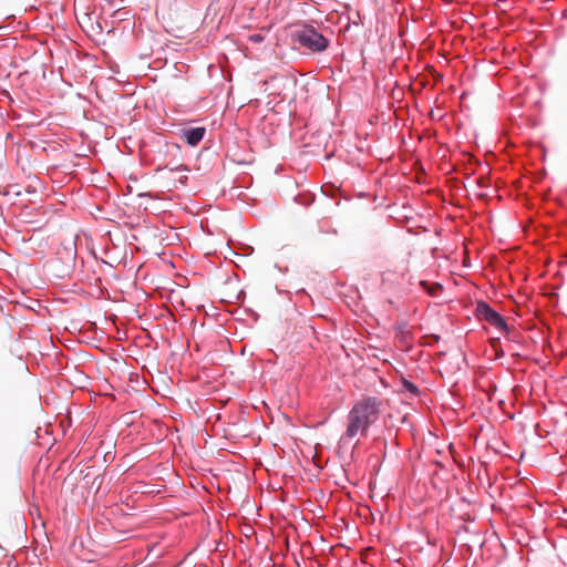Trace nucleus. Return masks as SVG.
<instances>
[{
    "mask_svg": "<svg viewBox=\"0 0 567 567\" xmlns=\"http://www.w3.org/2000/svg\"><path fill=\"white\" fill-rule=\"evenodd\" d=\"M382 402L375 396H363L350 409L347 427L340 436L339 444L346 446L358 436H365L371 425L380 416Z\"/></svg>",
    "mask_w": 567,
    "mask_h": 567,
    "instance_id": "obj_1",
    "label": "nucleus"
},
{
    "mask_svg": "<svg viewBox=\"0 0 567 567\" xmlns=\"http://www.w3.org/2000/svg\"><path fill=\"white\" fill-rule=\"evenodd\" d=\"M292 35L296 42L312 52H322L329 44V41L320 32L308 24L297 29Z\"/></svg>",
    "mask_w": 567,
    "mask_h": 567,
    "instance_id": "obj_2",
    "label": "nucleus"
},
{
    "mask_svg": "<svg viewBox=\"0 0 567 567\" xmlns=\"http://www.w3.org/2000/svg\"><path fill=\"white\" fill-rule=\"evenodd\" d=\"M476 313L481 320L487 321L501 333H505L508 331V326L504 318L497 311H495L487 302H478L476 307Z\"/></svg>",
    "mask_w": 567,
    "mask_h": 567,
    "instance_id": "obj_3",
    "label": "nucleus"
},
{
    "mask_svg": "<svg viewBox=\"0 0 567 567\" xmlns=\"http://www.w3.org/2000/svg\"><path fill=\"white\" fill-rule=\"evenodd\" d=\"M205 132L204 127H192L183 130L182 137L188 145L196 146L203 140Z\"/></svg>",
    "mask_w": 567,
    "mask_h": 567,
    "instance_id": "obj_4",
    "label": "nucleus"
},
{
    "mask_svg": "<svg viewBox=\"0 0 567 567\" xmlns=\"http://www.w3.org/2000/svg\"><path fill=\"white\" fill-rule=\"evenodd\" d=\"M401 390H402V392L409 393V394H411V393L416 394L417 393V388L413 383L408 381V380H403L402 381V389Z\"/></svg>",
    "mask_w": 567,
    "mask_h": 567,
    "instance_id": "obj_5",
    "label": "nucleus"
},
{
    "mask_svg": "<svg viewBox=\"0 0 567 567\" xmlns=\"http://www.w3.org/2000/svg\"><path fill=\"white\" fill-rule=\"evenodd\" d=\"M422 287L429 292L431 296H436L437 291L442 289L440 285H429L424 281L421 282Z\"/></svg>",
    "mask_w": 567,
    "mask_h": 567,
    "instance_id": "obj_6",
    "label": "nucleus"
},
{
    "mask_svg": "<svg viewBox=\"0 0 567 567\" xmlns=\"http://www.w3.org/2000/svg\"><path fill=\"white\" fill-rule=\"evenodd\" d=\"M249 40L252 41V42H256V43H259L264 40V37L259 33H256V34H251L249 37Z\"/></svg>",
    "mask_w": 567,
    "mask_h": 567,
    "instance_id": "obj_7",
    "label": "nucleus"
}]
</instances>
